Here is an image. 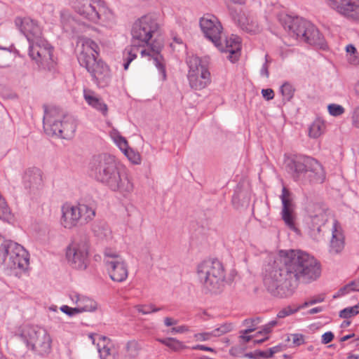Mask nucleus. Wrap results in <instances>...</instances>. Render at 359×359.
<instances>
[{
    "label": "nucleus",
    "mask_w": 359,
    "mask_h": 359,
    "mask_svg": "<svg viewBox=\"0 0 359 359\" xmlns=\"http://www.w3.org/2000/svg\"><path fill=\"white\" fill-rule=\"evenodd\" d=\"M61 212L60 224L63 227L70 229L79 224V215L76 212L75 205L65 203L62 206Z\"/></svg>",
    "instance_id": "obj_23"
},
{
    "label": "nucleus",
    "mask_w": 359,
    "mask_h": 359,
    "mask_svg": "<svg viewBox=\"0 0 359 359\" xmlns=\"http://www.w3.org/2000/svg\"><path fill=\"white\" fill-rule=\"evenodd\" d=\"M83 97L89 106L100 111L104 116L107 115L108 111L107 104L95 92L84 89Z\"/></svg>",
    "instance_id": "obj_24"
},
{
    "label": "nucleus",
    "mask_w": 359,
    "mask_h": 359,
    "mask_svg": "<svg viewBox=\"0 0 359 359\" xmlns=\"http://www.w3.org/2000/svg\"><path fill=\"white\" fill-rule=\"evenodd\" d=\"M254 331H255V328L252 327H250V328H247L244 330H241L240 332L239 338L245 343L248 342L252 339V336L249 335L248 334H250Z\"/></svg>",
    "instance_id": "obj_44"
},
{
    "label": "nucleus",
    "mask_w": 359,
    "mask_h": 359,
    "mask_svg": "<svg viewBox=\"0 0 359 359\" xmlns=\"http://www.w3.org/2000/svg\"><path fill=\"white\" fill-rule=\"evenodd\" d=\"M234 20L241 29L248 33L257 34L259 32V27L257 22L249 18L244 13L238 14L234 17Z\"/></svg>",
    "instance_id": "obj_26"
},
{
    "label": "nucleus",
    "mask_w": 359,
    "mask_h": 359,
    "mask_svg": "<svg viewBox=\"0 0 359 359\" xmlns=\"http://www.w3.org/2000/svg\"><path fill=\"white\" fill-rule=\"evenodd\" d=\"M323 311V308L321 306L315 307L309 310V314H315L317 313H320Z\"/></svg>",
    "instance_id": "obj_59"
},
{
    "label": "nucleus",
    "mask_w": 359,
    "mask_h": 359,
    "mask_svg": "<svg viewBox=\"0 0 359 359\" xmlns=\"http://www.w3.org/2000/svg\"><path fill=\"white\" fill-rule=\"evenodd\" d=\"M164 324L165 326L170 327L172 325H177V320H176L172 318H170V317H166L164 318Z\"/></svg>",
    "instance_id": "obj_56"
},
{
    "label": "nucleus",
    "mask_w": 359,
    "mask_h": 359,
    "mask_svg": "<svg viewBox=\"0 0 359 359\" xmlns=\"http://www.w3.org/2000/svg\"><path fill=\"white\" fill-rule=\"evenodd\" d=\"M353 336H354V334L345 335V336H344L343 337L341 338L340 341H347L349 339L352 338Z\"/></svg>",
    "instance_id": "obj_62"
},
{
    "label": "nucleus",
    "mask_w": 359,
    "mask_h": 359,
    "mask_svg": "<svg viewBox=\"0 0 359 359\" xmlns=\"http://www.w3.org/2000/svg\"><path fill=\"white\" fill-rule=\"evenodd\" d=\"M43 128L48 135L69 139L73 137L76 131V122L73 116L51 109L46 111L43 116Z\"/></svg>",
    "instance_id": "obj_8"
},
{
    "label": "nucleus",
    "mask_w": 359,
    "mask_h": 359,
    "mask_svg": "<svg viewBox=\"0 0 359 359\" xmlns=\"http://www.w3.org/2000/svg\"><path fill=\"white\" fill-rule=\"evenodd\" d=\"M89 246L86 241H74L66 250V258L68 263L77 269H85L88 262Z\"/></svg>",
    "instance_id": "obj_14"
},
{
    "label": "nucleus",
    "mask_w": 359,
    "mask_h": 359,
    "mask_svg": "<svg viewBox=\"0 0 359 359\" xmlns=\"http://www.w3.org/2000/svg\"><path fill=\"white\" fill-rule=\"evenodd\" d=\"M60 311L69 316H74L75 315L79 314V313L77 312V311L74 306L71 307L67 305L62 306L60 307Z\"/></svg>",
    "instance_id": "obj_48"
},
{
    "label": "nucleus",
    "mask_w": 359,
    "mask_h": 359,
    "mask_svg": "<svg viewBox=\"0 0 359 359\" xmlns=\"http://www.w3.org/2000/svg\"><path fill=\"white\" fill-rule=\"evenodd\" d=\"M344 248V236L342 229L337 221H334L332 228V238L330 242L329 252L332 255L341 253Z\"/></svg>",
    "instance_id": "obj_22"
},
{
    "label": "nucleus",
    "mask_w": 359,
    "mask_h": 359,
    "mask_svg": "<svg viewBox=\"0 0 359 359\" xmlns=\"http://www.w3.org/2000/svg\"><path fill=\"white\" fill-rule=\"evenodd\" d=\"M330 8L346 19L359 22V0H323Z\"/></svg>",
    "instance_id": "obj_15"
},
{
    "label": "nucleus",
    "mask_w": 359,
    "mask_h": 359,
    "mask_svg": "<svg viewBox=\"0 0 359 359\" xmlns=\"http://www.w3.org/2000/svg\"><path fill=\"white\" fill-rule=\"evenodd\" d=\"M198 278L203 287L211 292H219L224 285V267L218 260H207L197 266Z\"/></svg>",
    "instance_id": "obj_9"
},
{
    "label": "nucleus",
    "mask_w": 359,
    "mask_h": 359,
    "mask_svg": "<svg viewBox=\"0 0 359 359\" xmlns=\"http://www.w3.org/2000/svg\"><path fill=\"white\" fill-rule=\"evenodd\" d=\"M347 359H359V355L350 353L348 354Z\"/></svg>",
    "instance_id": "obj_64"
},
{
    "label": "nucleus",
    "mask_w": 359,
    "mask_h": 359,
    "mask_svg": "<svg viewBox=\"0 0 359 359\" xmlns=\"http://www.w3.org/2000/svg\"><path fill=\"white\" fill-rule=\"evenodd\" d=\"M167 346L174 351H180L187 348L182 341L172 337H169Z\"/></svg>",
    "instance_id": "obj_38"
},
{
    "label": "nucleus",
    "mask_w": 359,
    "mask_h": 359,
    "mask_svg": "<svg viewBox=\"0 0 359 359\" xmlns=\"http://www.w3.org/2000/svg\"><path fill=\"white\" fill-rule=\"evenodd\" d=\"M276 324H277V323L276 320H272V321L269 322L268 324L263 326L262 330L259 331L257 333V335L260 334V335H264L265 337L260 339H255L253 341L254 344H262V342L265 341L268 339V337L266 335L271 332L272 328L274 326H276Z\"/></svg>",
    "instance_id": "obj_33"
},
{
    "label": "nucleus",
    "mask_w": 359,
    "mask_h": 359,
    "mask_svg": "<svg viewBox=\"0 0 359 359\" xmlns=\"http://www.w3.org/2000/svg\"><path fill=\"white\" fill-rule=\"evenodd\" d=\"M53 47L43 37L29 42V56L41 69H53L55 62L53 59Z\"/></svg>",
    "instance_id": "obj_12"
},
{
    "label": "nucleus",
    "mask_w": 359,
    "mask_h": 359,
    "mask_svg": "<svg viewBox=\"0 0 359 359\" xmlns=\"http://www.w3.org/2000/svg\"><path fill=\"white\" fill-rule=\"evenodd\" d=\"M42 173L39 169L32 168L25 172V186L32 190L39 189L42 184Z\"/></svg>",
    "instance_id": "obj_25"
},
{
    "label": "nucleus",
    "mask_w": 359,
    "mask_h": 359,
    "mask_svg": "<svg viewBox=\"0 0 359 359\" xmlns=\"http://www.w3.org/2000/svg\"><path fill=\"white\" fill-rule=\"evenodd\" d=\"M311 304H310V301L309 299L308 301H306L302 305H299L297 307H294L295 309H297V311H299L300 309H304L309 306H311Z\"/></svg>",
    "instance_id": "obj_60"
},
{
    "label": "nucleus",
    "mask_w": 359,
    "mask_h": 359,
    "mask_svg": "<svg viewBox=\"0 0 359 359\" xmlns=\"http://www.w3.org/2000/svg\"><path fill=\"white\" fill-rule=\"evenodd\" d=\"M268 55H265V59H266V61L263 64L261 69H260V74L262 76H265L266 78H268L269 76V60H268Z\"/></svg>",
    "instance_id": "obj_50"
},
{
    "label": "nucleus",
    "mask_w": 359,
    "mask_h": 359,
    "mask_svg": "<svg viewBox=\"0 0 359 359\" xmlns=\"http://www.w3.org/2000/svg\"><path fill=\"white\" fill-rule=\"evenodd\" d=\"M282 202L281 217L285 225L294 231H297L296 226V213L294 212V205L292 202L291 193L285 187H283L280 195Z\"/></svg>",
    "instance_id": "obj_18"
},
{
    "label": "nucleus",
    "mask_w": 359,
    "mask_h": 359,
    "mask_svg": "<svg viewBox=\"0 0 359 359\" xmlns=\"http://www.w3.org/2000/svg\"><path fill=\"white\" fill-rule=\"evenodd\" d=\"M96 337L98 338L99 339L102 340V348H101V345L100 344H97V350L98 352L100 353V358L102 359L103 357L107 356L109 354L110 350L106 346V341L108 339L105 337H101L100 335H96Z\"/></svg>",
    "instance_id": "obj_42"
},
{
    "label": "nucleus",
    "mask_w": 359,
    "mask_h": 359,
    "mask_svg": "<svg viewBox=\"0 0 359 359\" xmlns=\"http://www.w3.org/2000/svg\"><path fill=\"white\" fill-rule=\"evenodd\" d=\"M123 153L133 164L138 165L141 163V156L140 154L135 151L133 149L128 147Z\"/></svg>",
    "instance_id": "obj_36"
},
{
    "label": "nucleus",
    "mask_w": 359,
    "mask_h": 359,
    "mask_svg": "<svg viewBox=\"0 0 359 359\" xmlns=\"http://www.w3.org/2000/svg\"><path fill=\"white\" fill-rule=\"evenodd\" d=\"M325 130V123L320 119H316L309 128V136L312 138H318L324 133Z\"/></svg>",
    "instance_id": "obj_30"
},
{
    "label": "nucleus",
    "mask_w": 359,
    "mask_h": 359,
    "mask_svg": "<svg viewBox=\"0 0 359 359\" xmlns=\"http://www.w3.org/2000/svg\"><path fill=\"white\" fill-rule=\"evenodd\" d=\"M93 232L99 239L107 238L111 233L108 226L104 222H97L93 226Z\"/></svg>",
    "instance_id": "obj_29"
},
{
    "label": "nucleus",
    "mask_w": 359,
    "mask_h": 359,
    "mask_svg": "<svg viewBox=\"0 0 359 359\" xmlns=\"http://www.w3.org/2000/svg\"><path fill=\"white\" fill-rule=\"evenodd\" d=\"M324 299H325L324 294H319V295L311 297V299H309V301H310V304L311 305H313V304H316L318 303L323 302L324 301Z\"/></svg>",
    "instance_id": "obj_55"
},
{
    "label": "nucleus",
    "mask_w": 359,
    "mask_h": 359,
    "mask_svg": "<svg viewBox=\"0 0 359 359\" xmlns=\"http://www.w3.org/2000/svg\"><path fill=\"white\" fill-rule=\"evenodd\" d=\"M350 283H351L352 287H355V289H358V287H359V279L353 280V281L351 282Z\"/></svg>",
    "instance_id": "obj_63"
},
{
    "label": "nucleus",
    "mask_w": 359,
    "mask_h": 359,
    "mask_svg": "<svg viewBox=\"0 0 359 359\" xmlns=\"http://www.w3.org/2000/svg\"><path fill=\"white\" fill-rule=\"evenodd\" d=\"M140 346L137 341L135 340L129 341L125 347L126 356L128 358H135L139 354Z\"/></svg>",
    "instance_id": "obj_31"
},
{
    "label": "nucleus",
    "mask_w": 359,
    "mask_h": 359,
    "mask_svg": "<svg viewBox=\"0 0 359 359\" xmlns=\"http://www.w3.org/2000/svg\"><path fill=\"white\" fill-rule=\"evenodd\" d=\"M262 94L266 100H271L274 97V92L271 88L262 89Z\"/></svg>",
    "instance_id": "obj_52"
},
{
    "label": "nucleus",
    "mask_w": 359,
    "mask_h": 359,
    "mask_svg": "<svg viewBox=\"0 0 359 359\" xmlns=\"http://www.w3.org/2000/svg\"><path fill=\"white\" fill-rule=\"evenodd\" d=\"M297 312V309H295L294 308H292L290 306H288L285 308H283L281 309L278 313L277 317L278 318H283L286 316H288L291 314H293L294 313Z\"/></svg>",
    "instance_id": "obj_45"
},
{
    "label": "nucleus",
    "mask_w": 359,
    "mask_h": 359,
    "mask_svg": "<svg viewBox=\"0 0 359 359\" xmlns=\"http://www.w3.org/2000/svg\"><path fill=\"white\" fill-rule=\"evenodd\" d=\"M188 332H189V328L187 325H180L178 327H172L171 330V332L172 334L185 333Z\"/></svg>",
    "instance_id": "obj_53"
},
{
    "label": "nucleus",
    "mask_w": 359,
    "mask_h": 359,
    "mask_svg": "<svg viewBox=\"0 0 359 359\" xmlns=\"http://www.w3.org/2000/svg\"><path fill=\"white\" fill-rule=\"evenodd\" d=\"M287 341H291L292 346H299L304 344V337L302 334H290L287 337Z\"/></svg>",
    "instance_id": "obj_40"
},
{
    "label": "nucleus",
    "mask_w": 359,
    "mask_h": 359,
    "mask_svg": "<svg viewBox=\"0 0 359 359\" xmlns=\"http://www.w3.org/2000/svg\"><path fill=\"white\" fill-rule=\"evenodd\" d=\"M269 355H271V357L273 355L274 353H277L279 351V348L278 346H274L269 349Z\"/></svg>",
    "instance_id": "obj_61"
},
{
    "label": "nucleus",
    "mask_w": 359,
    "mask_h": 359,
    "mask_svg": "<svg viewBox=\"0 0 359 359\" xmlns=\"http://www.w3.org/2000/svg\"><path fill=\"white\" fill-rule=\"evenodd\" d=\"M160 25L155 15L147 14L138 18L133 25L131 29L132 43L127 46L123 53V67L128 69L130 62L135 60L138 53L142 57H149L154 61L162 80L166 79V71L164 59L160 54L163 45L157 40H153L158 32Z\"/></svg>",
    "instance_id": "obj_2"
},
{
    "label": "nucleus",
    "mask_w": 359,
    "mask_h": 359,
    "mask_svg": "<svg viewBox=\"0 0 359 359\" xmlns=\"http://www.w3.org/2000/svg\"><path fill=\"white\" fill-rule=\"evenodd\" d=\"M287 166L297 176L303 174L313 182L322 183L325 177L322 165L316 160L310 157L288 158Z\"/></svg>",
    "instance_id": "obj_10"
},
{
    "label": "nucleus",
    "mask_w": 359,
    "mask_h": 359,
    "mask_svg": "<svg viewBox=\"0 0 359 359\" xmlns=\"http://www.w3.org/2000/svg\"><path fill=\"white\" fill-rule=\"evenodd\" d=\"M74 11L83 18L104 27H112L115 16L104 0H69Z\"/></svg>",
    "instance_id": "obj_6"
},
{
    "label": "nucleus",
    "mask_w": 359,
    "mask_h": 359,
    "mask_svg": "<svg viewBox=\"0 0 359 359\" xmlns=\"http://www.w3.org/2000/svg\"><path fill=\"white\" fill-rule=\"evenodd\" d=\"M261 322L259 318L246 319L243 321V325L250 328V327H254L255 330L257 329V325Z\"/></svg>",
    "instance_id": "obj_49"
},
{
    "label": "nucleus",
    "mask_w": 359,
    "mask_h": 359,
    "mask_svg": "<svg viewBox=\"0 0 359 359\" xmlns=\"http://www.w3.org/2000/svg\"><path fill=\"white\" fill-rule=\"evenodd\" d=\"M232 330L231 324H224L211 332L196 333L194 337L197 341H205L210 340L212 337H219L230 332Z\"/></svg>",
    "instance_id": "obj_27"
},
{
    "label": "nucleus",
    "mask_w": 359,
    "mask_h": 359,
    "mask_svg": "<svg viewBox=\"0 0 359 359\" xmlns=\"http://www.w3.org/2000/svg\"><path fill=\"white\" fill-rule=\"evenodd\" d=\"M15 336L34 353L45 356L52 350V337L44 327L23 325L15 331Z\"/></svg>",
    "instance_id": "obj_7"
},
{
    "label": "nucleus",
    "mask_w": 359,
    "mask_h": 359,
    "mask_svg": "<svg viewBox=\"0 0 359 359\" xmlns=\"http://www.w3.org/2000/svg\"><path fill=\"white\" fill-rule=\"evenodd\" d=\"M90 175L112 191L123 196H129L134 184L126 168L118 164L115 157L107 153L92 156L88 164Z\"/></svg>",
    "instance_id": "obj_3"
},
{
    "label": "nucleus",
    "mask_w": 359,
    "mask_h": 359,
    "mask_svg": "<svg viewBox=\"0 0 359 359\" xmlns=\"http://www.w3.org/2000/svg\"><path fill=\"white\" fill-rule=\"evenodd\" d=\"M192 350H201L205 351H209L212 353H216L215 350L211 347L206 346L205 345L197 344L191 348Z\"/></svg>",
    "instance_id": "obj_54"
},
{
    "label": "nucleus",
    "mask_w": 359,
    "mask_h": 359,
    "mask_svg": "<svg viewBox=\"0 0 359 359\" xmlns=\"http://www.w3.org/2000/svg\"><path fill=\"white\" fill-rule=\"evenodd\" d=\"M135 310L143 315H147L152 313H155L161 311L162 309L160 307H156L153 304H137L135 306Z\"/></svg>",
    "instance_id": "obj_34"
},
{
    "label": "nucleus",
    "mask_w": 359,
    "mask_h": 359,
    "mask_svg": "<svg viewBox=\"0 0 359 359\" xmlns=\"http://www.w3.org/2000/svg\"><path fill=\"white\" fill-rule=\"evenodd\" d=\"M69 297L72 304L74 305L77 312L79 313L93 312L97 309V302L93 299L83 294L72 292L69 294Z\"/></svg>",
    "instance_id": "obj_21"
},
{
    "label": "nucleus",
    "mask_w": 359,
    "mask_h": 359,
    "mask_svg": "<svg viewBox=\"0 0 359 359\" xmlns=\"http://www.w3.org/2000/svg\"><path fill=\"white\" fill-rule=\"evenodd\" d=\"M78 46H79L78 60L81 66H85L97 58L100 48L92 39L80 37L78 40Z\"/></svg>",
    "instance_id": "obj_19"
},
{
    "label": "nucleus",
    "mask_w": 359,
    "mask_h": 359,
    "mask_svg": "<svg viewBox=\"0 0 359 359\" xmlns=\"http://www.w3.org/2000/svg\"><path fill=\"white\" fill-rule=\"evenodd\" d=\"M110 137L122 152L128 147V141L124 137L121 135L118 131L112 130L110 133Z\"/></svg>",
    "instance_id": "obj_32"
},
{
    "label": "nucleus",
    "mask_w": 359,
    "mask_h": 359,
    "mask_svg": "<svg viewBox=\"0 0 359 359\" xmlns=\"http://www.w3.org/2000/svg\"><path fill=\"white\" fill-rule=\"evenodd\" d=\"M309 214L310 235L314 240L318 241L321 227L327 222L330 213L325 206L316 204L309 208Z\"/></svg>",
    "instance_id": "obj_16"
},
{
    "label": "nucleus",
    "mask_w": 359,
    "mask_h": 359,
    "mask_svg": "<svg viewBox=\"0 0 359 359\" xmlns=\"http://www.w3.org/2000/svg\"><path fill=\"white\" fill-rule=\"evenodd\" d=\"M99 87L104 88L111 81V73L107 64L97 58L84 66Z\"/></svg>",
    "instance_id": "obj_17"
},
{
    "label": "nucleus",
    "mask_w": 359,
    "mask_h": 359,
    "mask_svg": "<svg viewBox=\"0 0 359 359\" xmlns=\"http://www.w3.org/2000/svg\"><path fill=\"white\" fill-rule=\"evenodd\" d=\"M257 355H259V358L260 357H262V358H270L271 357V355H269V351H258L257 352Z\"/></svg>",
    "instance_id": "obj_57"
},
{
    "label": "nucleus",
    "mask_w": 359,
    "mask_h": 359,
    "mask_svg": "<svg viewBox=\"0 0 359 359\" xmlns=\"http://www.w3.org/2000/svg\"><path fill=\"white\" fill-rule=\"evenodd\" d=\"M104 262L112 280L121 283L127 279L128 276V264L119 253L111 250H106Z\"/></svg>",
    "instance_id": "obj_13"
},
{
    "label": "nucleus",
    "mask_w": 359,
    "mask_h": 359,
    "mask_svg": "<svg viewBox=\"0 0 359 359\" xmlns=\"http://www.w3.org/2000/svg\"><path fill=\"white\" fill-rule=\"evenodd\" d=\"M321 274L319 262L308 253L298 250H281L266 269L264 285L273 296L284 298L294 292L293 283L309 284Z\"/></svg>",
    "instance_id": "obj_1"
},
{
    "label": "nucleus",
    "mask_w": 359,
    "mask_h": 359,
    "mask_svg": "<svg viewBox=\"0 0 359 359\" xmlns=\"http://www.w3.org/2000/svg\"><path fill=\"white\" fill-rule=\"evenodd\" d=\"M245 357L252 359H257L259 358V355H257V352L255 353H248L244 355Z\"/></svg>",
    "instance_id": "obj_58"
},
{
    "label": "nucleus",
    "mask_w": 359,
    "mask_h": 359,
    "mask_svg": "<svg viewBox=\"0 0 359 359\" xmlns=\"http://www.w3.org/2000/svg\"><path fill=\"white\" fill-rule=\"evenodd\" d=\"M334 337V334L332 332H326L322 335L321 342L323 344H327L331 342L333 340Z\"/></svg>",
    "instance_id": "obj_51"
},
{
    "label": "nucleus",
    "mask_w": 359,
    "mask_h": 359,
    "mask_svg": "<svg viewBox=\"0 0 359 359\" xmlns=\"http://www.w3.org/2000/svg\"><path fill=\"white\" fill-rule=\"evenodd\" d=\"M358 290V289H355V287H352L351 283H348L344 286L343 287L340 288L339 290L337 292V294L334 296L336 297H341L344 296L348 293H349L351 291Z\"/></svg>",
    "instance_id": "obj_47"
},
{
    "label": "nucleus",
    "mask_w": 359,
    "mask_h": 359,
    "mask_svg": "<svg viewBox=\"0 0 359 359\" xmlns=\"http://www.w3.org/2000/svg\"><path fill=\"white\" fill-rule=\"evenodd\" d=\"M329 113L334 116H338L344 113V108L339 104H330L327 107Z\"/></svg>",
    "instance_id": "obj_43"
},
{
    "label": "nucleus",
    "mask_w": 359,
    "mask_h": 359,
    "mask_svg": "<svg viewBox=\"0 0 359 359\" xmlns=\"http://www.w3.org/2000/svg\"><path fill=\"white\" fill-rule=\"evenodd\" d=\"M187 63L189 67L187 78L190 87L196 90L206 88L211 82L210 72L207 65L196 55L189 56Z\"/></svg>",
    "instance_id": "obj_11"
},
{
    "label": "nucleus",
    "mask_w": 359,
    "mask_h": 359,
    "mask_svg": "<svg viewBox=\"0 0 359 359\" xmlns=\"http://www.w3.org/2000/svg\"><path fill=\"white\" fill-rule=\"evenodd\" d=\"M15 25L25 36L28 42L37 39L42 36V29L39 23L28 17L17 18L15 20Z\"/></svg>",
    "instance_id": "obj_20"
},
{
    "label": "nucleus",
    "mask_w": 359,
    "mask_h": 359,
    "mask_svg": "<svg viewBox=\"0 0 359 359\" xmlns=\"http://www.w3.org/2000/svg\"><path fill=\"white\" fill-rule=\"evenodd\" d=\"M346 50L348 55L349 62L352 65H356L359 63V60L356 55L357 50L355 46L351 44L346 46Z\"/></svg>",
    "instance_id": "obj_37"
},
{
    "label": "nucleus",
    "mask_w": 359,
    "mask_h": 359,
    "mask_svg": "<svg viewBox=\"0 0 359 359\" xmlns=\"http://www.w3.org/2000/svg\"><path fill=\"white\" fill-rule=\"evenodd\" d=\"M351 123L356 128H359V105L355 107L351 112Z\"/></svg>",
    "instance_id": "obj_46"
},
{
    "label": "nucleus",
    "mask_w": 359,
    "mask_h": 359,
    "mask_svg": "<svg viewBox=\"0 0 359 359\" xmlns=\"http://www.w3.org/2000/svg\"><path fill=\"white\" fill-rule=\"evenodd\" d=\"M199 25L204 36L223 53H228L227 58L235 62L238 60L241 48L240 38L231 35L226 38L224 44L221 43L223 27L219 19L214 15L205 14L200 18Z\"/></svg>",
    "instance_id": "obj_4"
},
{
    "label": "nucleus",
    "mask_w": 359,
    "mask_h": 359,
    "mask_svg": "<svg viewBox=\"0 0 359 359\" xmlns=\"http://www.w3.org/2000/svg\"><path fill=\"white\" fill-rule=\"evenodd\" d=\"M61 24L66 32H69L72 27L74 20L67 11H62L60 13Z\"/></svg>",
    "instance_id": "obj_35"
},
{
    "label": "nucleus",
    "mask_w": 359,
    "mask_h": 359,
    "mask_svg": "<svg viewBox=\"0 0 359 359\" xmlns=\"http://www.w3.org/2000/svg\"><path fill=\"white\" fill-rule=\"evenodd\" d=\"M294 89L292 86L289 83H285L282 85L280 88V92L286 100H290L292 99L294 95Z\"/></svg>",
    "instance_id": "obj_39"
},
{
    "label": "nucleus",
    "mask_w": 359,
    "mask_h": 359,
    "mask_svg": "<svg viewBox=\"0 0 359 359\" xmlns=\"http://www.w3.org/2000/svg\"><path fill=\"white\" fill-rule=\"evenodd\" d=\"M75 206L79 215V225L86 224L95 217V210L92 207L84 203H79Z\"/></svg>",
    "instance_id": "obj_28"
},
{
    "label": "nucleus",
    "mask_w": 359,
    "mask_h": 359,
    "mask_svg": "<svg viewBox=\"0 0 359 359\" xmlns=\"http://www.w3.org/2000/svg\"><path fill=\"white\" fill-rule=\"evenodd\" d=\"M278 20L291 37L311 45L323 47V36L310 22L285 11L278 15Z\"/></svg>",
    "instance_id": "obj_5"
},
{
    "label": "nucleus",
    "mask_w": 359,
    "mask_h": 359,
    "mask_svg": "<svg viewBox=\"0 0 359 359\" xmlns=\"http://www.w3.org/2000/svg\"><path fill=\"white\" fill-rule=\"evenodd\" d=\"M359 313L357 306H350L344 309L339 313V316L342 318H349Z\"/></svg>",
    "instance_id": "obj_41"
}]
</instances>
